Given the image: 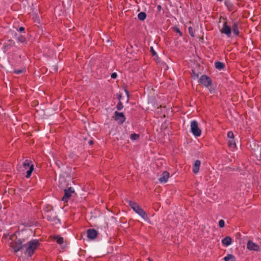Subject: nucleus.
<instances>
[{"label": "nucleus", "instance_id": "f257e3e1", "mask_svg": "<svg viewBox=\"0 0 261 261\" xmlns=\"http://www.w3.org/2000/svg\"><path fill=\"white\" fill-rule=\"evenodd\" d=\"M40 243L38 240H32L23 245L26 248L25 254L29 256H32L35 250L39 247Z\"/></svg>", "mask_w": 261, "mask_h": 261}, {"label": "nucleus", "instance_id": "f03ea898", "mask_svg": "<svg viewBox=\"0 0 261 261\" xmlns=\"http://www.w3.org/2000/svg\"><path fill=\"white\" fill-rule=\"evenodd\" d=\"M21 171L26 178H30L34 170V165L31 160H25L22 165Z\"/></svg>", "mask_w": 261, "mask_h": 261}, {"label": "nucleus", "instance_id": "7ed1b4c3", "mask_svg": "<svg viewBox=\"0 0 261 261\" xmlns=\"http://www.w3.org/2000/svg\"><path fill=\"white\" fill-rule=\"evenodd\" d=\"M128 203L131 208L141 217L144 219L147 218L146 212L137 203L131 200H129Z\"/></svg>", "mask_w": 261, "mask_h": 261}, {"label": "nucleus", "instance_id": "20e7f679", "mask_svg": "<svg viewBox=\"0 0 261 261\" xmlns=\"http://www.w3.org/2000/svg\"><path fill=\"white\" fill-rule=\"evenodd\" d=\"M191 132L195 137H199L201 134V129L198 127V122L196 120H193L191 123Z\"/></svg>", "mask_w": 261, "mask_h": 261}, {"label": "nucleus", "instance_id": "39448f33", "mask_svg": "<svg viewBox=\"0 0 261 261\" xmlns=\"http://www.w3.org/2000/svg\"><path fill=\"white\" fill-rule=\"evenodd\" d=\"M22 241L21 239H16L15 241L12 242L10 244V246L12 248L15 252H17L22 249L23 246L22 245Z\"/></svg>", "mask_w": 261, "mask_h": 261}, {"label": "nucleus", "instance_id": "423d86ee", "mask_svg": "<svg viewBox=\"0 0 261 261\" xmlns=\"http://www.w3.org/2000/svg\"><path fill=\"white\" fill-rule=\"evenodd\" d=\"M199 82L205 87H208L212 84V81L211 79L205 74L202 75L200 77Z\"/></svg>", "mask_w": 261, "mask_h": 261}, {"label": "nucleus", "instance_id": "0eeeda50", "mask_svg": "<svg viewBox=\"0 0 261 261\" xmlns=\"http://www.w3.org/2000/svg\"><path fill=\"white\" fill-rule=\"evenodd\" d=\"M220 31L222 33L225 34L228 37L231 36V28L228 25L227 21L224 22Z\"/></svg>", "mask_w": 261, "mask_h": 261}, {"label": "nucleus", "instance_id": "6e6552de", "mask_svg": "<svg viewBox=\"0 0 261 261\" xmlns=\"http://www.w3.org/2000/svg\"><path fill=\"white\" fill-rule=\"evenodd\" d=\"M74 192V189L72 187H69L67 189H65L64 195L62 197V200L65 202H67L68 199L71 197V194H73Z\"/></svg>", "mask_w": 261, "mask_h": 261}, {"label": "nucleus", "instance_id": "1a4fd4ad", "mask_svg": "<svg viewBox=\"0 0 261 261\" xmlns=\"http://www.w3.org/2000/svg\"><path fill=\"white\" fill-rule=\"evenodd\" d=\"M115 120L118 122L119 123L122 124L125 120V117L122 113L116 111L114 113V116L113 117Z\"/></svg>", "mask_w": 261, "mask_h": 261}, {"label": "nucleus", "instance_id": "9d476101", "mask_svg": "<svg viewBox=\"0 0 261 261\" xmlns=\"http://www.w3.org/2000/svg\"><path fill=\"white\" fill-rule=\"evenodd\" d=\"M247 248L252 251H258L259 250V246L250 240L248 241L247 242Z\"/></svg>", "mask_w": 261, "mask_h": 261}, {"label": "nucleus", "instance_id": "9b49d317", "mask_svg": "<svg viewBox=\"0 0 261 261\" xmlns=\"http://www.w3.org/2000/svg\"><path fill=\"white\" fill-rule=\"evenodd\" d=\"M87 237L90 240L95 239L98 234L97 231L94 229H89L87 231Z\"/></svg>", "mask_w": 261, "mask_h": 261}, {"label": "nucleus", "instance_id": "f8f14e48", "mask_svg": "<svg viewBox=\"0 0 261 261\" xmlns=\"http://www.w3.org/2000/svg\"><path fill=\"white\" fill-rule=\"evenodd\" d=\"M170 174L167 171H164L161 175V177L159 178V180L161 183H166L167 182L169 177Z\"/></svg>", "mask_w": 261, "mask_h": 261}, {"label": "nucleus", "instance_id": "ddd939ff", "mask_svg": "<svg viewBox=\"0 0 261 261\" xmlns=\"http://www.w3.org/2000/svg\"><path fill=\"white\" fill-rule=\"evenodd\" d=\"M239 23L236 21H233L231 25L233 33L237 36L239 35L240 32L238 28Z\"/></svg>", "mask_w": 261, "mask_h": 261}, {"label": "nucleus", "instance_id": "4468645a", "mask_svg": "<svg viewBox=\"0 0 261 261\" xmlns=\"http://www.w3.org/2000/svg\"><path fill=\"white\" fill-rule=\"evenodd\" d=\"M200 165L201 162L199 160H197L195 162L193 167V172L194 173L196 174L199 172Z\"/></svg>", "mask_w": 261, "mask_h": 261}, {"label": "nucleus", "instance_id": "2eb2a0df", "mask_svg": "<svg viewBox=\"0 0 261 261\" xmlns=\"http://www.w3.org/2000/svg\"><path fill=\"white\" fill-rule=\"evenodd\" d=\"M222 243L225 246H228L232 243V239L229 237L227 236L222 240Z\"/></svg>", "mask_w": 261, "mask_h": 261}, {"label": "nucleus", "instance_id": "dca6fc26", "mask_svg": "<svg viewBox=\"0 0 261 261\" xmlns=\"http://www.w3.org/2000/svg\"><path fill=\"white\" fill-rule=\"evenodd\" d=\"M225 5L228 9V11H231L234 9V6L233 4L230 2V0H225Z\"/></svg>", "mask_w": 261, "mask_h": 261}, {"label": "nucleus", "instance_id": "f3484780", "mask_svg": "<svg viewBox=\"0 0 261 261\" xmlns=\"http://www.w3.org/2000/svg\"><path fill=\"white\" fill-rule=\"evenodd\" d=\"M215 66L217 69L221 70L224 68L225 64L221 62L217 61L215 63Z\"/></svg>", "mask_w": 261, "mask_h": 261}, {"label": "nucleus", "instance_id": "a211bd4d", "mask_svg": "<svg viewBox=\"0 0 261 261\" xmlns=\"http://www.w3.org/2000/svg\"><path fill=\"white\" fill-rule=\"evenodd\" d=\"M225 261H236V258L232 254H229L224 258Z\"/></svg>", "mask_w": 261, "mask_h": 261}, {"label": "nucleus", "instance_id": "6ab92c4d", "mask_svg": "<svg viewBox=\"0 0 261 261\" xmlns=\"http://www.w3.org/2000/svg\"><path fill=\"white\" fill-rule=\"evenodd\" d=\"M54 239L56 240V242L59 244H62L64 242L63 238L59 236H54Z\"/></svg>", "mask_w": 261, "mask_h": 261}, {"label": "nucleus", "instance_id": "aec40b11", "mask_svg": "<svg viewBox=\"0 0 261 261\" xmlns=\"http://www.w3.org/2000/svg\"><path fill=\"white\" fill-rule=\"evenodd\" d=\"M146 17V14L145 12H140L138 15V18L140 20H144Z\"/></svg>", "mask_w": 261, "mask_h": 261}, {"label": "nucleus", "instance_id": "412c9836", "mask_svg": "<svg viewBox=\"0 0 261 261\" xmlns=\"http://www.w3.org/2000/svg\"><path fill=\"white\" fill-rule=\"evenodd\" d=\"M51 213H52V212L50 210H49L48 211H46V212H45V215L47 217V219L49 221H52L53 220V219L51 218V216H49V214H51Z\"/></svg>", "mask_w": 261, "mask_h": 261}, {"label": "nucleus", "instance_id": "4be33fe9", "mask_svg": "<svg viewBox=\"0 0 261 261\" xmlns=\"http://www.w3.org/2000/svg\"><path fill=\"white\" fill-rule=\"evenodd\" d=\"M116 108L119 111L123 109V105L120 100H119L118 104L117 105Z\"/></svg>", "mask_w": 261, "mask_h": 261}, {"label": "nucleus", "instance_id": "5701e85b", "mask_svg": "<svg viewBox=\"0 0 261 261\" xmlns=\"http://www.w3.org/2000/svg\"><path fill=\"white\" fill-rule=\"evenodd\" d=\"M130 139L133 140H137L139 138V135L137 134H131Z\"/></svg>", "mask_w": 261, "mask_h": 261}, {"label": "nucleus", "instance_id": "b1692460", "mask_svg": "<svg viewBox=\"0 0 261 261\" xmlns=\"http://www.w3.org/2000/svg\"><path fill=\"white\" fill-rule=\"evenodd\" d=\"M228 144L229 147H234L236 146V143H235L234 141L233 140V139H231V140H229V142H228Z\"/></svg>", "mask_w": 261, "mask_h": 261}, {"label": "nucleus", "instance_id": "393cba45", "mask_svg": "<svg viewBox=\"0 0 261 261\" xmlns=\"http://www.w3.org/2000/svg\"><path fill=\"white\" fill-rule=\"evenodd\" d=\"M188 31H189V33L190 35L192 37H194V32H193V29L192 27H189L188 28Z\"/></svg>", "mask_w": 261, "mask_h": 261}, {"label": "nucleus", "instance_id": "a878e982", "mask_svg": "<svg viewBox=\"0 0 261 261\" xmlns=\"http://www.w3.org/2000/svg\"><path fill=\"white\" fill-rule=\"evenodd\" d=\"M18 41L20 42H24L25 41V38L22 35L19 36L18 38Z\"/></svg>", "mask_w": 261, "mask_h": 261}, {"label": "nucleus", "instance_id": "bb28decb", "mask_svg": "<svg viewBox=\"0 0 261 261\" xmlns=\"http://www.w3.org/2000/svg\"><path fill=\"white\" fill-rule=\"evenodd\" d=\"M173 31L175 32L176 33L179 34L180 36H182V33L179 30V29L178 28L175 27L173 28Z\"/></svg>", "mask_w": 261, "mask_h": 261}, {"label": "nucleus", "instance_id": "cd10ccee", "mask_svg": "<svg viewBox=\"0 0 261 261\" xmlns=\"http://www.w3.org/2000/svg\"><path fill=\"white\" fill-rule=\"evenodd\" d=\"M227 137L231 139H234V135H233V132L232 131L228 132L227 133Z\"/></svg>", "mask_w": 261, "mask_h": 261}, {"label": "nucleus", "instance_id": "c85d7f7f", "mask_svg": "<svg viewBox=\"0 0 261 261\" xmlns=\"http://www.w3.org/2000/svg\"><path fill=\"white\" fill-rule=\"evenodd\" d=\"M225 222L223 220L221 219L219 221V226L221 228H223L224 227Z\"/></svg>", "mask_w": 261, "mask_h": 261}, {"label": "nucleus", "instance_id": "c756f323", "mask_svg": "<svg viewBox=\"0 0 261 261\" xmlns=\"http://www.w3.org/2000/svg\"><path fill=\"white\" fill-rule=\"evenodd\" d=\"M150 51L152 54V55L153 56H156V52L154 50L153 48V47H150Z\"/></svg>", "mask_w": 261, "mask_h": 261}, {"label": "nucleus", "instance_id": "7c9ffc66", "mask_svg": "<svg viewBox=\"0 0 261 261\" xmlns=\"http://www.w3.org/2000/svg\"><path fill=\"white\" fill-rule=\"evenodd\" d=\"M117 73H115V72H114V73H113L111 74V77H112V79H116V78L117 77Z\"/></svg>", "mask_w": 261, "mask_h": 261}, {"label": "nucleus", "instance_id": "2f4dec72", "mask_svg": "<svg viewBox=\"0 0 261 261\" xmlns=\"http://www.w3.org/2000/svg\"><path fill=\"white\" fill-rule=\"evenodd\" d=\"M14 72L16 74H20L22 72V71L21 70H15L14 71Z\"/></svg>", "mask_w": 261, "mask_h": 261}, {"label": "nucleus", "instance_id": "473e14b6", "mask_svg": "<svg viewBox=\"0 0 261 261\" xmlns=\"http://www.w3.org/2000/svg\"><path fill=\"white\" fill-rule=\"evenodd\" d=\"M19 31L20 32H23L24 31V28L23 27H20L19 29Z\"/></svg>", "mask_w": 261, "mask_h": 261}, {"label": "nucleus", "instance_id": "72a5a7b5", "mask_svg": "<svg viewBox=\"0 0 261 261\" xmlns=\"http://www.w3.org/2000/svg\"><path fill=\"white\" fill-rule=\"evenodd\" d=\"M89 144L90 145H92V144H93V141H92V140H90V141H89Z\"/></svg>", "mask_w": 261, "mask_h": 261}, {"label": "nucleus", "instance_id": "f704fd0d", "mask_svg": "<svg viewBox=\"0 0 261 261\" xmlns=\"http://www.w3.org/2000/svg\"><path fill=\"white\" fill-rule=\"evenodd\" d=\"M156 57L155 58V59L156 60L157 62H159V57H158V56H155Z\"/></svg>", "mask_w": 261, "mask_h": 261}, {"label": "nucleus", "instance_id": "c9c22d12", "mask_svg": "<svg viewBox=\"0 0 261 261\" xmlns=\"http://www.w3.org/2000/svg\"><path fill=\"white\" fill-rule=\"evenodd\" d=\"M158 8L159 9H161V6H160V5H159V6H158Z\"/></svg>", "mask_w": 261, "mask_h": 261}, {"label": "nucleus", "instance_id": "e433bc0d", "mask_svg": "<svg viewBox=\"0 0 261 261\" xmlns=\"http://www.w3.org/2000/svg\"><path fill=\"white\" fill-rule=\"evenodd\" d=\"M218 1H219V2H222L223 1V0H217Z\"/></svg>", "mask_w": 261, "mask_h": 261}, {"label": "nucleus", "instance_id": "4c0bfd02", "mask_svg": "<svg viewBox=\"0 0 261 261\" xmlns=\"http://www.w3.org/2000/svg\"><path fill=\"white\" fill-rule=\"evenodd\" d=\"M126 92L127 94L128 95V91H126Z\"/></svg>", "mask_w": 261, "mask_h": 261}]
</instances>
